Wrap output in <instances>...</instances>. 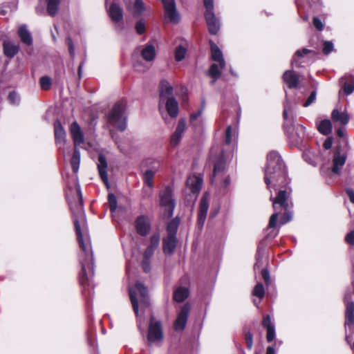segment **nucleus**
Instances as JSON below:
<instances>
[{
    "label": "nucleus",
    "instance_id": "nucleus-36",
    "mask_svg": "<svg viewBox=\"0 0 354 354\" xmlns=\"http://www.w3.org/2000/svg\"><path fill=\"white\" fill-rule=\"evenodd\" d=\"M80 151L77 149V147H75L74 152H73V156L71 160L72 169L74 173H77L78 171L79 167H80Z\"/></svg>",
    "mask_w": 354,
    "mask_h": 354
},
{
    "label": "nucleus",
    "instance_id": "nucleus-16",
    "mask_svg": "<svg viewBox=\"0 0 354 354\" xmlns=\"http://www.w3.org/2000/svg\"><path fill=\"white\" fill-rule=\"evenodd\" d=\"M160 240V236L158 233L154 234L150 237L149 244L143 253L144 257L151 258L153 257L155 250L159 246Z\"/></svg>",
    "mask_w": 354,
    "mask_h": 354
},
{
    "label": "nucleus",
    "instance_id": "nucleus-40",
    "mask_svg": "<svg viewBox=\"0 0 354 354\" xmlns=\"http://www.w3.org/2000/svg\"><path fill=\"white\" fill-rule=\"evenodd\" d=\"M145 10L144 3L142 0H135L132 12L135 17H139Z\"/></svg>",
    "mask_w": 354,
    "mask_h": 354
},
{
    "label": "nucleus",
    "instance_id": "nucleus-32",
    "mask_svg": "<svg viewBox=\"0 0 354 354\" xmlns=\"http://www.w3.org/2000/svg\"><path fill=\"white\" fill-rule=\"evenodd\" d=\"M189 290L187 288L179 287L174 292V299L177 302H182L188 297Z\"/></svg>",
    "mask_w": 354,
    "mask_h": 354
},
{
    "label": "nucleus",
    "instance_id": "nucleus-18",
    "mask_svg": "<svg viewBox=\"0 0 354 354\" xmlns=\"http://www.w3.org/2000/svg\"><path fill=\"white\" fill-rule=\"evenodd\" d=\"M173 88L166 80H162L160 86V102L159 106L161 109L162 104L167 97H173Z\"/></svg>",
    "mask_w": 354,
    "mask_h": 354
},
{
    "label": "nucleus",
    "instance_id": "nucleus-17",
    "mask_svg": "<svg viewBox=\"0 0 354 354\" xmlns=\"http://www.w3.org/2000/svg\"><path fill=\"white\" fill-rule=\"evenodd\" d=\"M178 239L176 236H167L162 239V250L166 255L172 254L176 248Z\"/></svg>",
    "mask_w": 354,
    "mask_h": 354
},
{
    "label": "nucleus",
    "instance_id": "nucleus-14",
    "mask_svg": "<svg viewBox=\"0 0 354 354\" xmlns=\"http://www.w3.org/2000/svg\"><path fill=\"white\" fill-rule=\"evenodd\" d=\"M344 302L346 304L345 327L350 328L354 324V302L350 301V295L345 296Z\"/></svg>",
    "mask_w": 354,
    "mask_h": 354
},
{
    "label": "nucleus",
    "instance_id": "nucleus-57",
    "mask_svg": "<svg viewBox=\"0 0 354 354\" xmlns=\"http://www.w3.org/2000/svg\"><path fill=\"white\" fill-rule=\"evenodd\" d=\"M267 334L266 339L268 342H272L275 337V328L274 327H270L269 328H266Z\"/></svg>",
    "mask_w": 354,
    "mask_h": 354
},
{
    "label": "nucleus",
    "instance_id": "nucleus-42",
    "mask_svg": "<svg viewBox=\"0 0 354 354\" xmlns=\"http://www.w3.org/2000/svg\"><path fill=\"white\" fill-rule=\"evenodd\" d=\"M156 171L151 169H147L144 174V181L149 187H153V180Z\"/></svg>",
    "mask_w": 354,
    "mask_h": 354
},
{
    "label": "nucleus",
    "instance_id": "nucleus-41",
    "mask_svg": "<svg viewBox=\"0 0 354 354\" xmlns=\"http://www.w3.org/2000/svg\"><path fill=\"white\" fill-rule=\"evenodd\" d=\"M264 256V249L260 246L258 247L256 254V263L254 265V270L256 271L261 268L262 261Z\"/></svg>",
    "mask_w": 354,
    "mask_h": 354
},
{
    "label": "nucleus",
    "instance_id": "nucleus-43",
    "mask_svg": "<svg viewBox=\"0 0 354 354\" xmlns=\"http://www.w3.org/2000/svg\"><path fill=\"white\" fill-rule=\"evenodd\" d=\"M272 176H275V180L273 179L271 180L270 184V188L268 187V189L271 188V184H272L273 189L277 192V194L279 192V188L285 185L284 183H282L283 178L277 176V174H272ZM270 192H272V190H270Z\"/></svg>",
    "mask_w": 354,
    "mask_h": 354
},
{
    "label": "nucleus",
    "instance_id": "nucleus-52",
    "mask_svg": "<svg viewBox=\"0 0 354 354\" xmlns=\"http://www.w3.org/2000/svg\"><path fill=\"white\" fill-rule=\"evenodd\" d=\"M151 259L143 257L142 267L145 272L148 273L151 270Z\"/></svg>",
    "mask_w": 354,
    "mask_h": 354
},
{
    "label": "nucleus",
    "instance_id": "nucleus-39",
    "mask_svg": "<svg viewBox=\"0 0 354 354\" xmlns=\"http://www.w3.org/2000/svg\"><path fill=\"white\" fill-rule=\"evenodd\" d=\"M179 225V221L177 218L172 219L167 226V236H176L177 230Z\"/></svg>",
    "mask_w": 354,
    "mask_h": 354
},
{
    "label": "nucleus",
    "instance_id": "nucleus-2",
    "mask_svg": "<svg viewBox=\"0 0 354 354\" xmlns=\"http://www.w3.org/2000/svg\"><path fill=\"white\" fill-rule=\"evenodd\" d=\"M77 201L70 199L68 193L66 196L73 215L75 229L77 236L81 252L79 255L81 264L80 272V283L84 288V292L88 291V295L93 288V278L94 276V266L93 251L90 237L88 234L86 215L83 208L82 194L79 183L75 185Z\"/></svg>",
    "mask_w": 354,
    "mask_h": 354
},
{
    "label": "nucleus",
    "instance_id": "nucleus-44",
    "mask_svg": "<svg viewBox=\"0 0 354 354\" xmlns=\"http://www.w3.org/2000/svg\"><path fill=\"white\" fill-rule=\"evenodd\" d=\"M252 294L260 299H263L265 295V290L261 283H258L254 288Z\"/></svg>",
    "mask_w": 354,
    "mask_h": 354
},
{
    "label": "nucleus",
    "instance_id": "nucleus-51",
    "mask_svg": "<svg viewBox=\"0 0 354 354\" xmlns=\"http://www.w3.org/2000/svg\"><path fill=\"white\" fill-rule=\"evenodd\" d=\"M205 103L203 100L201 104V107L199 110H198L196 112L193 113L190 115V121L191 122H193L194 120H196L203 113L204 109H205Z\"/></svg>",
    "mask_w": 354,
    "mask_h": 354
},
{
    "label": "nucleus",
    "instance_id": "nucleus-7",
    "mask_svg": "<svg viewBox=\"0 0 354 354\" xmlns=\"http://www.w3.org/2000/svg\"><path fill=\"white\" fill-rule=\"evenodd\" d=\"M159 196L160 205L165 208L168 216L171 217L176 207L171 188L169 186L165 187L160 192Z\"/></svg>",
    "mask_w": 354,
    "mask_h": 354
},
{
    "label": "nucleus",
    "instance_id": "nucleus-29",
    "mask_svg": "<svg viewBox=\"0 0 354 354\" xmlns=\"http://www.w3.org/2000/svg\"><path fill=\"white\" fill-rule=\"evenodd\" d=\"M18 35L23 43H24L26 45L32 44V36L26 25H22L19 26L18 29Z\"/></svg>",
    "mask_w": 354,
    "mask_h": 354
},
{
    "label": "nucleus",
    "instance_id": "nucleus-20",
    "mask_svg": "<svg viewBox=\"0 0 354 354\" xmlns=\"http://www.w3.org/2000/svg\"><path fill=\"white\" fill-rule=\"evenodd\" d=\"M70 131L74 141L75 147H77V145L84 142V135L77 122H74L71 124Z\"/></svg>",
    "mask_w": 354,
    "mask_h": 354
},
{
    "label": "nucleus",
    "instance_id": "nucleus-12",
    "mask_svg": "<svg viewBox=\"0 0 354 354\" xmlns=\"http://www.w3.org/2000/svg\"><path fill=\"white\" fill-rule=\"evenodd\" d=\"M165 18L172 23H178L180 17L176 11L174 0H167L162 2Z\"/></svg>",
    "mask_w": 354,
    "mask_h": 354
},
{
    "label": "nucleus",
    "instance_id": "nucleus-59",
    "mask_svg": "<svg viewBox=\"0 0 354 354\" xmlns=\"http://www.w3.org/2000/svg\"><path fill=\"white\" fill-rule=\"evenodd\" d=\"M8 100L10 102V103L13 104H17L19 101V96L15 91H12L9 93Z\"/></svg>",
    "mask_w": 354,
    "mask_h": 354
},
{
    "label": "nucleus",
    "instance_id": "nucleus-27",
    "mask_svg": "<svg viewBox=\"0 0 354 354\" xmlns=\"http://www.w3.org/2000/svg\"><path fill=\"white\" fill-rule=\"evenodd\" d=\"M210 45L212 59L214 61L218 62L221 68H224L225 67V62L223 58V53L221 50L214 43L211 42Z\"/></svg>",
    "mask_w": 354,
    "mask_h": 354
},
{
    "label": "nucleus",
    "instance_id": "nucleus-6",
    "mask_svg": "<svg viewBox=\"0 0 354 354\" xmlns=\"http://www.w3.org/2000/svg\"><path fill=\"white\" fill-rule=\"evenodd\" d=\"M208 162L210 165H213L214 178H216L226 169L227 160L223 151L218 146H213L212 147Z\"/></svg>",
    "mask_w": 354,
    "mask_h": 354
},
{
    "label": "nucleus",
    "instance_id": "nucleus-60",
    "mask_svg": "<svg viewBox=\"0 0 354 354\" xmlns=\"http://www.w3.org/2000/svg\"><path fill=\"white\" fill-rule=\"evenodd\" d=\"M315 98H316V91H314L310 93V95H309V97H308L306 101L304 103L303 106L304 107L308 106L315 100Z\"/></svg>",
    "mask_w": 354,
    "mask_h": 354
},
{
    "label": "nucleus",
    "instance_id": "nucleus-13",
    "mask_svg": "<svg viewBox=\"0 0 354 354\" xmlns=\"http://www.w3.org/2000/svg\"><path fill=\"white\" fill-rule=\"evenodd\" d=\"M346 160V153L342 151L340 149H337L334 153L333 159L332 171L335 174H339L341 168L345 164Z\"/></svg>",
    "mask_w": 354,
    "mask_h": 354
},
{
    "label": "nucleus",
    "instance_id": "nucleus-46",
    "mask_svg": "<svg viewBox=\"0 0 354 354\" xmlns=\"http://www.w3.org/2000/svg\"><path fill=\"white\" fill-rule=\"evenodd\" d=\"M108 201H109L110 211L113 214L118 209L117 199H116L115 196L111 193L109 194Z\"/></svg>",
    "mask_w": 354,
    "mask_h": 354
},
{
    "label": "nucleus",
    "instance_id": "nucleus-48",
    "mask_svg": "<svg viewBox=\"0 0 354 354\" xmlns=\"http://www.w3.org/2000/svg\"><path fill=\"white\" fill-rule=\"evenodd\" d=\"M235 134V129L232 126H228L225 131V143L229 145L232 140V136Z\"/></svg>",
    "mask_w": 354,
    "mask_h": 354
},
{
    "label": "nucleus",
    "instance_id": "nucleus-5",
    "mask_svg": "<svg viewBox=\"0 0 354 354\" xmlns=\"http://www.w3.org/2000/svg\"><path fill=\"white\" fill-rule=\"evenodd\" d=\"M126 102L124 100L117 102L107 115L108 122L120 131L127 127V115L125 113Z\"/></svg>",
    "mask_w": 354,
    "mask_h": 354
},
{
    "label": "nucleus",
    "instance_id": "nucleus-8",
    "mask_svg": "<svg viewBox=\"0 0 354 354\" xmlns=\"http://www.w3.org/2000/svg\"><path fill=\"white\" fill-rule=\"evenodd\" d=\"M162 339V330L160 322L154 321L153 317H151L149 326L147 340L149 344L160 342Z\"/></svg>",
    "mask_w": 354,
    "mask_h": 354
},
{
    "label": "nucleus",
    "instance_id": "nucleus-50",
    "mask_svg": "<svg viewBox=\"0 0 354 354\" xmlns=\"http://www.w3.org/2000/svg\"><path fill=\"white\" fill-rule=\"evenodd\" d=\"M343 89L346 95H350L354 91V82L351 80L344 84Z\"/></svg>",
    "mask_w": 354,
    "mask_h": 354
},
{
    "label": "nucleus",
    "instance_id": "nucleus-28",
    "mask_svg": "<svg viewBox=\"0 0 354 354\" xmlns=\"http://www.w3.org/2000/svg\"><path fill=\"white\" fill-rule=\"evenodd\" d=\"M141 55L146 62L153 61L156 55L155 47L152 44H147L141 50Z\"/></svg>",
    "mask_w": 354,
    "mask_h": 354
},
{
    "label": "nucleus",
    "instance_id": "nucleus-1",
    "mask_svg": "<svg viewBox=\"0 0 354 354\" xmlns=\"http://www.w3.org/2000/svg\"><path fill=\"white\" fill-rule=\"evenodd\" d=\"M272 174H277L278 177L282 178V183H284L285 185L279 188L277 196L275 198H273L272 194L270 196L274 212L270 216L266 230L268 238H274L277 235L279 230H276L275 227L279 214H283L280 218V223L282 225L289 222L292 216L290 199L292 188L289 186L290 179L287 176V170L281 157L277 151H271L267 156L264 180L268 188H270L271 180H275V176H272Z\"/></svg>",
    "mask_w": 354,
    "mask_h": 354
},
{
    "label": "nucleus",
    "instance_id": "nucleus-26",
    "mask_svg": "<svg viewBox=\"0 0 354 354\" xmlns=\"http://www.w3.org/2000/svg\"><path fill=\"white\" fill-rule=\"evenodd\" d=\"M107 162L105 156L103 154H100L98 156L97 169L99 174L102 181L108 184V175L106 172Z\"/></svg>",
    "mask_w": 354,
    "mask_h": 354
},
{
    "label": "nucleus",
    "instance_id": "nucleus-9",
    "mask_svg": "<svg viewBox=\"0 0 354 354\" xmlns=\"http://www.w3.org/2000/svg\"><path fill=\"white\" fill-rule=\"evenodd\" d=\"M189 311L190 306L189 304H185L180 307L174 324L175 330L182 331L185 328Z\"/></svg>",
    "mask_w": 354,
    "mask_h": 354
},
{
    "label": "nucleus",
    "instance_id": "nucleus-62",
    "mask_svg": "<svg viewBox=\"0 0 354 354\" xmlns=\"http://www.w3.org/2000/svg\"><path fill=\"white\" fill-rule=\"evenodd\" d=\"M136 30L138 34L142 35L145 30V26L143 21H140L136 25Z\"/></svg>",
    "mask_w": 354,
    "mask_h": 354
},
{
    "label": "nucleus",
    "instance_id": "nucleus-31",
    "mask_svg": "<svg viewBox=\"0 0 354 354\" xmlns=\"http://www.w3.org/2000/svg\"><path fill=\"white\" fill-rule=\"evenodd\" d=\"M19 47L17 45L10 41H5L3 42V52L7 57H13L17 53Z\"/></svg>",
    "mask_w": 354,
    "mask_h": 354
},
{
    "label": "nucleus",
    "instance_id": "nucleus-53",
    "mask_svg": "<svg viewBox=\"0 0 354 354\" xmlns=\"http://www.w3.org/2000/svg\"><path fill=\"white\" fill-rule=\"evenodd\" d=\"M333 50V44L331 41H324L322 51L324 54L328 55Z\"/></svg>",
    "mask_w": 354,
    "mask_h": 354
},
{
    "label": "nucleus",
    "instance_id": "nucleus-37",
    "mask_svg": "<svg viewBox=\"0 0 354 354\" xmlns=\"http://www.w3.org/2000/svg\"><path fill=\"white\" fill-rule=\"evenodd\" d=\"M46 2L48 13L54 17L57 13L60 0H46Z\"/></svg>",
    "mask_w": 354,
    "mask_h": 354
},
{
    "label": "nucleus",
    "instance_id": "nucleus-4",
    "mask_svg": "<svg viewBox=\"0 0 354 354\" xmlns=\"http://www.w3.org/2000/svg\"><path fill=\"white\" fill-rule=\"evenodd\" d=\"M130 300L133 311L138 316L139 308L145 310L149 306V297L147 288L142 283L138 281L129 288Z\"/></svg>",
    "mask_w": 354,
    "mask_h": 354
},
{
    "label": "nucleus",
    "instance_id": "nucleus-49",
    "mask_svg": "<svg viewBox=\"0 0 354 354\" xmlns=\"http://www.w3.org/2000/svg\"><path fill=\"white\" fill-rule=\"evenodd\" d=\"M40 86L43 90L47 91L50 88L51 80L48 76H44L40 79Z\"/></svg>",
    "mask_w": 354,
    "mask_h": 354
},
{
    "label": "nucleus",
    "instance_id": "nucleus-21",
    "mask_svg": "<svg viewBox=\"0 0 354 354\" xmlns=\"http://www.w3.org/2000/svg\"><path fill=\"white\" fill-rule=\"evenodd\" d=\"M202 183V178L196 176H189L186 182L187 187L194 194L199 193Z\"/></svg>",
    "mask_w": 354,
    "mask_h": 354
},
{
    "label": "nucleus",
    "instance_id": "nucleus-11",
    "mask_svg": "<svg viewBox=\"0 0 354 354\" xmlns=\"http://www.w3.org/2000/svg\"><path fill=\"white\" fill-rule=\"evenodd\" d=\"M134 226L139 235L146 236L151 230L150 220L147 216H139L135 221Z\"/></svg>",
    "mask_w": 354,
    "mask_h": 354
},
{
    "label": "nucleus",
    "instance_id": "nucleus-22",
    "mask_svg": "<svg viewBox=\"0 0 354 354\" xmlns=\"http://www.w3.org/2000/svg\"><path fill=\"white\" fill-rule=\"evenodd\" d=\"M109 15L114 22H120L123 19V11L116 3H112L108 10Z\"/></svg>",
    "mask_w": 354,
    "mask_h": 354
},
{
    "label": "nucleus",
    "instance_id": "nucleus-34",
    "mask_svg": "<svg viewBox=\"0 0 354 354\" xmlns=\"http://www.w3.org/2000/svg\"><path fill=\"white\" fill-rule=\"evenodd\" d=\"M222 69L223 68H221L219 64H213L211 65L209 70V75L213 79L211 82V84H214V82L220 77Z\"/></svg>",
    "mask_w": 354,
    "mask_h": 354
},
{
    "label": "nucleus",
    "instance_id": "nucleus-54",
    "mask_svg": "<svg viewBox=\"0 0 354 354\" xmlns=\"http://www.w3.org/2000/svg\"><path fill=\"white\" fill-rule=\"evenodd\" d=\"M203 3L206 9L205 13L214 12V0H203Z\"/></svg>",
    "mask_w": 354,
    "mask_h": 354
},
{
    "label": "nucleus",
    "instance_id": "nucleus-56",
    "mask_svg": "<svg viewBox=\"0 0 354 354\" xmlns=\"http://www.w3.org/2000/svg\"><path fill=\"white\" fill-rule=\"evenodd\" d=\"M66 42L68 46V51L71 57H73L75 55V46L73 45V41L70 37H68L66 39Z\"/></svg>",
    "mask_w": 354,
    "mask_h": 354
},
{
    "label": "nucleus",
    "instance_id": "nucleus-38",
    "mask_svg": "<svg viewBox=\"0 0 354 354\" xmlns=\"http://www.w3.org/2000/svg\"><path fill=\"white\" fill-rule=\"evenodd\" d=\"M187 50L186 45H178L174 51L175 59L176 62H181L186 56Z\"/></svg>",
    "mask_w": 354,
    "mask_h": 354
},
{
    "label": "nucleus",
    "instance_id": "nucleus-10",
    "mask_svg": "<svg viewBox=\"0 0 354 354\" xmlns=\"http://www.w3.org/2000/svg\"><path fill=\"white\" fill-rule=\"evenodd\" d=\"M54 131L56 145L57 146L59 150H62V153L64 154V145L66 141V133L61 122L59 120H56L54 122Z\"/></svg>",
    "mask_w": 354,
    "mask_h": 354
},
{
    "label": "nucleus",
    "instance_id": "nucleus-24",
    "mask_svg": "<svg viewBox=\"0 0 354 354\" xmlns=\"http://www.w3.org/2000/svg\"><path fill=\"white\" fill-rule=\"evenodd\" d=\"M166 110L171 118H176L178 114V104L174 97H167L165 102Z\"/></svg>",
    "mask_w": 354,
    "mask_h": 354
},
{
    "label": "nucleus",
    "instance_id": "nucleus-19",
    "mask_svg": "<svg viewBox=\"0 0 354 354\" xmlns=\"http://www.w3.org/2000/svg\"><path fill=\"white\" fill-rule=\"evenodd\" d=\"M205 18L210 34L216 35L220 29V21L214 13H205Z\"/></svg>",
    "mask_w": 354,
    "mask_h": 354
},
{
    "label": "nucleus",
    "instance_id": "nucleus-61",
    "mask_svg": "<svg viewBox=\"0 0 354 354\" xmlns=\"http://www.w3.org/2000/svg\"><path fill=\"white\" fill-rule=\"evenodd\" d=\"M261 275L266 285H268L270 281L268 270L267 268H263L261 270Z\"/></svg>",
    "mask_w": 354,
    "mask_h": 354
},
{
    "label": "nucleus",
    "instance_id": "nucleus-33",
    "mask_svg": "<svg viewBox=\"0 0 354 354\" xmlns=\"http://www.w3.org/2000/svg\"><path fill=\"white\" fill-rule=\"evenodd\" d=\"M132 59L133 67L136 71L145 73L149 69V67L142 60H140L138 57H136L135 54H133Z\"/></svg>",
    "mask_w": 354,
    "mask_h": 354
},
{
    "label": "nucleus",
    "instance_id": "nucleus-63",
    "mask_svg": "<svg viewBox=\"0 0 354 354\" xmlns=\"http://www.w3.org/2000/svg\"><path fill=\"white\" fill-rule=\"evenodd\" d=\"M313 25L318 30H322L324 28V24L318 17L313 18Z\"/></svg>",
    "mask_w": 354,
    "mask_h": 354
},
{
    "label": "nucleus",
    "instance_id": "nucleus-3",
    "mask_svg": "<svg viewBox=\"0 0 354 354\" xmlns=\"http://www.w3.org/2000/svg\"><path fill=\"white\" fill-rule=\"evenodd\" d=\"M283 118L284 131L288 139L293 145L299 144L304 136L305 128L302 125H298L295 129L294 125V109L288 102L284 104Z\"/></svg>",
    "mask_w": 354,
    "mask_h": 354
},
{
    "label": "nucleus",
    "instance_id": "nucleus-58",
    "mask_svg": "<svg viewBox=\"0 0 354 354\" xmlns=\"http://www.w3.org/2000/svg\"><path fill=\"white\" fill-rule=\"evenodd\" d=\"M262 325L266 328H269L270 327H274V324H272V322L271 321V318H270V315H267L266 316L264 317L263 322H262Z\"/></svg>",
    "mask_w": 354,
    "mask_h": 354
},
{
    "label": "nucleus",
    "instance_id": "nucleus-35",
    "mask_svg": "<svg viewBox=\"0 0 354 354\" xmlns=\"http://www.w3.org/2000/svg\"><path fill=\"white\" fill-rule=\"evenodd\" d=\"M317 129L323 135H328L332 131V124L329 120H324L319 123Z\"/></svg>",
    "mask_w": 354,
    "mask_h": 354
},
{
    "label": "nucleus",
    "instance_id": "nucleus-45",
    "mask_svg": "<svg viewBox=\"0 0 354 354\" xmlns=\"http://www.w3.org/2000/svg\"><path fill=\"white\" fill-rule=\"evenodd\" d=\"M303 158L304 160L308 164L315 166L316 161L315 160V155L312 153L310 149H306L303 153Z\"/></svg>",
    "mask_w": 354,
    "mask_h": 354
},
{
    "label": "nucleus",
    "instance_id": "nucleus-30",
    "mask_svg": "<svg viewBox=\"0 0 354 354\" xmlns=\"http://www.w3.org/2000/svg\"><path fill=\"white\" fill-rule=\"evenodd\" d=\"M331 118L334 122H337L342 125H346L349 121V115L346 112H341L337 109L333 111Z\"/></svg>",
    "mask_w": 354,
    "mask_h": 354
},
{
    "label": "nucleus",
    "instance_id": "nucleus-64",
    "mask_svg": "<svg viewBox=\"0 0 354 354\" xmlns=\"http://www.w3.org/2000/svg\"><path fill=\"white\" fill-rule=\"evenodd\" d=\"M345 239L348 244L354 245V230L347 234Z\"/></svg>",
    "mask_w": 354,
    "mask_h": 354
},
{
    "label": "nucleus",
    "instance_id": "nucleus-23",
    "mask_svg": "<svg viewBox=\"0 0 354 354\" xmlns=\"http://www.w3.org/2000/svg\"><path fill=\"white\" fill-rule=\"evenodd\" d=\"M185 127L186 123L185 120H179L176 131L171 137V144L173 146H176V145L178 144L179 141L181 139L182 135L185 130Z\"/></svg>",
    "mask_w": 354,
    "mask_h": 354
},
{
    "label": "nucleus",
    "instance_id": "nucleus-55",
    "mask_svg": "<svg viewBox=\"0 0 354 354\" xmlns=\"http://www.w3.org/2000/svg\"><path fill=\"white\" fill-rule=\"evenodd\" d=\"M245 340L247 348L250 350L252 349L253 346V335L250 332H248L245 333Z\"/></svg>",
    "mask_w": 354,
    "mask_h": 354
},
{
    "label": "nucleus",
    "instance_id": "nucleus-15",
    "mask_svg": "<svg viewBox=\"0 0 354 354\" xmlns=\"http://www.w3.org/2000/svg\"><path fill=\"white\" fill-rule=\"evenodd\" d=\"M209 208V202L207 196L205 194L200 201L199 209L198 212V225L200 228L203 227L206 219L207 213Z\"/></svg>",
    "mask_w": 354,
    "mask_h": 354
},
{
    "label": "nucleus",
    "instance_id": "nucleus-25",
    "mask_svg": "<svg viewBox=\"0 0 354 354\" xmlns=\"http://www.w3.org/2000/svg\"><path fill=\"white\" fill-rule=\"evenodd\" d=\"M283 80L290 88H295L298 86L299 76L292 71H286L283 75Z\"/></svg>",
    "mask_w": 354,
    "mask_h": 354
},
{
    "label": "nucleus",
    "instance_id": "nucleus-47",
    "mask_svg": "<svg viewBox=\"0 0 354 354\" xmlns=\"http://www.w3.org/2000/svg\"><path fill=\"white\" fill-rule=\"evenodd\" d=\"M146 164L150 167L149 169L157 171L160 166V161L155 158H148L146 160Z\"/></svg>",
    "mask_w": 354,
    "mask_h": 354
}]
</instances>
